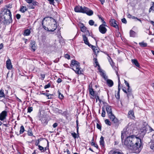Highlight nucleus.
<instances>
[{"mask_svg":"<svg viewBox=\"0 0 154 154\" xmlns=\"http://www.w3.org/2000/svg\"><path fill=\"white\" fill-rule=\"evenodd\" d=\"M122 140L123 144L133 150L134 152L139 153L142 147L141 140L140 138L137 137H127L124 140Z\"/></svg>","mask_w":154,"mask_h":154,"instance_id":"1","label":"nucleus"},{"mask_svg":"<svg viewBox=\"0 0 154 154\" xmlns=\"http://www.w3.org/2000/svg\"><path fill=\"white\" fill-rule=\"evenodd\" d=\"M3 15L1 18V21L4 24H9L12 22V15L10 10L4 8Z\"/></svg>","mask_w":154,"mask_h":154,"instance_id":"2","label":"nucleus"},{"mask_svg":"<svg viewBox=\"0 0 154 154\" xmlns=\"http://www.w3.org/2000/svg\"><path fill=\"white\" fill-rule=\"evenodd\" d=\"M124 136L126 137H136L133 134V130L128 127L126 126L124 129L121 133V139L122 140L124 138Z\"/></svg>","mask_w":154,"mask_h":154,"instance_id":"3","label":"nucleus"},{"mask_svg":"<svg viewBox=\"0 0 154 154\" xmlns=\"http://www.w3.org/2000/svg\"><path fill=\"white\" fill-rule=\"evenodd\" d=\"M93 60L94 61V63L96 64L95 67H96L97 66H98V69L99 70V72L101 73V75L103 76L104 79H106L105 74L103 72V70L100 68V66L98 62L97 58H94Z\"/></svg>","mask_w":154,"mask_h":154,"instance_id":"4","label":"nucleus"},{"mask_svg":"<svg viewBox=\"0 0 154 154\" xmlns=\"http://www.w3.org/2000/svg\"><path fill=\"white\" fill-rule=\"evenodd\" d=\"M75 63V65L76 66L75 69V70L73 68H72V69L75 72L78 74H81L82 73V71L81 70V68L80 67V63L79 62L77 61Z\"/></svg>","mask_w":154,"mask_h":154,"instance_id":"5","label":"nucleus"},{"mask_svg":"<svg viewBox=\"0 0 154 154\" xmlns=\"http://www.w3.org/2000/svg\"><path fill=\"white\" fill-rule=\"evenodd\" d=\"M105 26H107V24H106L105 25L101 24L99 27V32L102 34L106 33L107 31V29Z\"/></svg>","mask_w":154,"mask_h":154,"instance_id":"6","label":"nucleus"},{"mask_svg":"<svg viewBox=\"0 0 154 154\" xmlns=\"http://www.w3.org/2000/svg\"><path fill=\"white\" fill-rule=\"evenodd\" d=\"M84 7L82 6H76L74 8V11L77 13H83L84 11Z\"/></svg>","mask_w":154,"mask_h":154,"instance_id":"7","label":"nucleus"},{"mask_svg":"<svg viewBox=\"0 0 154 154\" xmlns=\"http://www.w3.org/2000/svg\"><path fill=\"white\" fill-rule=\"evenodd\" d=\"M112 121V122L115 125L118 126L119 124V121L115 117L114 115L109 117Z\"/></svg>","mask_w":154,"mask_h":154,"instance_id":"8","label":"nucleus"},{"mask_svg":"<svg viewBox=\"0 0 154 154\" xmlns=\"http://www.w3.org/2000/svg\"><path fill=\"white\" fill-rule=\"evenodd\" d=\"M84 11L83 14H86L88 15L91 16L94 14V12L92 10L89 9L86 7H84Z\"/></svg>","mask_w":154,"mask_h":154,"instance_id":"9","label":"nucleus"},{"mask_svg":"<svg viewBox=\"0 0 154 154\" xmlns=\"http://www.w3.org/2000/svg\"><path fill=\"white\" fill-rule=\"evenodd\" d=\"M106 108L108 117H110V116L114 115L112 112L111 106L109 105H107Z\"/></svg>","mask_w":154,"mask_h":154,"instance_id":"10","label":"nucleus"},{"mask_svg":"<svg viewBox=\"0 0 154 154\" xmlns=\"http://www.w3.org/2000/svg\"><path fill=\"white\" fill-rule=\"evenodd\" d=\"M116 22V21L115 19H111L109 21V23L111 26L119 29L118 26Z\"/></svg>","mask_w":154,"mask_h":154,"instance_id":"11","label":"nucleus"},{"mask_svg":"<svg viewBox=\"0 0 154 154\" xmlns=\"http://www.w3.org/2000/svg\"><path fill=\"white\" fill-rule=\"evenodd\" d=\"M7 116V112L6 111H3L0 114V120H3Z\"/></svg>","mask_w":154,"mask_h":154,"instance_id":"12","label":"nucleus"},{"mask_svg":"<svg viewBox=\"0 0 154 154\" xmlns=\"http://www.w3.org/2000/svg\"><path fill=\"white\" fill-rule=\"evenodd\" d=\"M38 3L36 1H33L31 4H29L28 7L29 9H34L35 8V6L38 5Z\"/></svg>","mask_w":154,"mask_h":154,"instance_id":"13","label":"nucleus"},{"mask_svg":"<svg viewBox=\"0 0 154 154\" xmlns=\"http://www.w3.org/2000/svg\"><path fill=\"white\" fill-rule=\"evenodd\" d=\"M91 46H89L93 50L94 54L97 56V54L99 52V48L98 47H96L92 45H91Z\"/></svg>","mask_w":154,"mask_h":154,"instance_id":"14","label":"nucleus"},{"mask_svg":"<svg viewBox=\"0 0 154 154\" xmlns=\"http://www.w3.org/2000/svg\"><path fill=\"white\" fill-rule=\"evenodd\" d=\"M91 46H89L93 50L94 54L97 56V54L99 52V48L98 47H96L92 45H91Z\"/></svg>","mask_w":154,"mask_h":154,"instance_id":"15","label":"nucleus"},{"mask_svg":"<svg viewBox=\"0 0 154 154\" xmlns=\"http://www.w3.org/2000/svg\"><path fill=\"white\" fill-rule=\"evenodd\" d=\"M149 126H147V125H145L141 129V134H142V135H144L147 132L148 127Z\"/></svg>","mask_w":154,"mask_h":154,"instance_id":"16","label":"nucleus"},{"mask_svg":"<svg viewBox=\"0 0 154 154\" xmlns=\"http://www.w3.org/2000/svg\"><path fill=\"white\" fill-rule=\"evenodd\" d=\"M82 37L83 39V41L84 42V43L86 44L87 45H88L89 46H91V45L88 42V38L87 37H86L85 35H82Z\"/></svg>","mask_w":154,"mask_h":154,"instance_id":"17","label":"nucleus"},{"mask_svg":"<svg viewBox=\"0 0 154 154\" xmlns=\"http://www.w3.org/2000/svg\"><path fill=\"white\" fill-rule=\"evenodd\" d=\"M6 65L7 68L8 69H11L12 67L11 62L10 59H8L6 61Z\"/></svg>","mask_w":154,"mask_h":154,"instance_id":"18","label":"nucleus"},{"mask_svg":"<svg viewBox=\"0 0 154 154\" xmlns=\"http://www.w3.org/2000/svg\"><path fill=\"white\" fill-rule=\"evenodd\" d=\"M119 84L118 85V91L116 95H115V96L116 99H119L120 98V92L121 89L120 84L121 83L120 81H119Z\"/></svg>","mask_w":154,"mask_h":154,"instance_id":"19","label":"nucleus"},{"mask_svg":"<svg viewBox=\"0 0 154 154\" xmlns=\"http://www.w3.org/2000/svg\"><path fill=\"white\" fill-rule=\"evenodd\" d=\"M106 83L108 86L110 87H112L113 85V82L111 79H107L106 80Z\"/></svg>","mask_w":154,"mask_h":154,"instance_id":"20","label":"nucleus"},{"mask_svg":"<svg viewBox=\"0 0 154 154\" xmlns=\"http://www.w3.org/2000/svg\"><path fill=\"white\" fill-rule=\"evenodd\" d=\"M104 138L102 136H101L100 138V144L101 147H104L105 146L104 142Z\"/></svg>","mask_w":154,"mask_h":154,"instance_id":"21","label":"nucleus"},{"mask_svg":"<svg viewBox=\"0 0 154 154\" xmlns=\"http://www.w3.org/2000/svg\"><path fill=\"white\" fill-rule=\"evenodd\" d=\"M35 45V42H32L30 43V47L33 51H35L36 49V47Z\"/></svg>","mask_w":154,"mask_h":154,"instance_id":"22","label":"nucleus"},{"mask_svg":"<svg viewBox=\"0 0 154 154\" xmlns=\"http://www.w3.org/2000/svg\"><path fill=\"white\" fill-rule=\"evenodd\" d=\"M89 94L91 95L92 96L94 97L95 95V93L93 89L92 88V87L91 88L90 85L89 86Z\"/></svg>","mask_w":154,"mask_h":154,"instance_id":"23","label":"nucleus"},{"mask_svg":"<svg viewBox=\"0 0 154 154\" xmlns=\"http://www.w3.org/2000/svg\"><path fill=\"white\" fill-rule=\"evenodd\" d=\"M132 63L134 64L136 66L138 67H139L140 66L137 60L136 59H132L131 60Z\"/></svg>","mask_w":154,"mask_h":154,"instance_id":"24","label":"nucleus"},{"mask_svg":"<svg viewBox=\"0 0 154 154\" xmlns=\"http://www.w3.org/2000/svg\"><path fill=\"white\" fill-rule=\"evenodd\" d=\"M40 119L42 123L45 125H46L48 124V122L45 117H42Z\"/></svg>","mask_w":154,"mask_h":154,"instance_id":"25","label":"nucleus"},{"mask_svg":"<svg viewBox=\"0 0 154 154\" xmlns=\"http://www.w3.org/2000/svg\"><path fill=\"white\" fill-rule=\"evenodd\" d=\"M129 33L130 37L133 38L135 37L136 34V32L134 31L131 30L130 31Z\"/></svg>","mask_w":154,"mask_h":154,"instance_id":"26","label":"nucleus"},{"mask_svg":"<svg viewBox=\"0 0 154 154\" xmlns=\"http://www.w3.org/2000/svg\"><path fill=\"white\" fill-rule=\"evenodd\" d=\"M31 32L30 30L29 29H26L24 30V32L23 33V35L25 36H29L30 33Z\"/></svg>","mask_w":154,"mask_h":154,"instance_id":"27","label":"nucleus"},{"mask_svg":"<svg viewBox=\"0 0 154 154\" xmlns=\"http://www.w3.org/2000/svg\"><path fill=\"white\" fill-rule=\"evenodd\" d=\"M128 117L131 118L133 117H134V114L133 111L131 110L129 111L128 112Z\"/></svg>","mask_w":154,"mask_h":154,"instance_id":"28","label":"nucleus"},{"mask_svg":"<svg viewBox=\"0 0 154 154\" xmlns=\"http://www.w3.org/2000/svg\"><path fill=\"white\" fill-rule=\"evenodd\" d=\"M81 24L82 26L80 27L81 31L84 32H86L87 29L86 27L84 26L83 23H82Z\"/></svg>","mask_w":154,"mask_h":154,"instance_id":"29","label":"nucleus"},{"mask_svg":"<svg viewBox=\"0 0 154 154\" xmlns=\"http://www.w3.org/2000/svg\"><path fill=\"white\" fill-rule=\"evenodd\" d=\"M41 94L46 96L48 97V99H51L52 98L51 97L53 96L52 94L46 93H41Z\"/></svg>","mask_w":154,"mask_h":154,"instance_id":"30","label":"nucleus"},{"mask_svg":"<svg viewBox=\"0 0 154 154\" xmlns=\"http://www.w3.org/2000/svg\"><path fill=\"white\" fill-rule=\"evenodd\" d=\"M27 9L26 7L22 6L20 8V11L22 13H24L27 10Z\"/></svg>","mask_w":154,"mask_h":154,"instance_id":"31","label":"nucleus"},{"mask_svg":"<svg viewBox=\"0 0 154 154\" xmlns=\"http://www.w3.org/2000/svg\"><path fill=\"white\" fill-rule=\"evenodd\" d=\"M139 44L141 47L142 48L145 47L147 46V44L144 43L143 41L141 42H139Z\"/></svg>","mask_w":154,"mask_h":154,"instance_id":"32","label":"nucleus"},{"mask_svg":"<svg viewBox=\"0 0 154 154\" xmlns=\"http://www.w3.org/2000/svg\"><path fill=\"white\" fill-rule=\"evenodd\" d=\"M98 17L100 20L101 21V22L103 23L102 24H103L104 25H105L106 24V23L104 21L103 18L101 17V16L100 15H98Z\"/></svg>","mask_w":154,"mask_h":154,"instance_id":"33","label":"nucleus"},{"mask_svg":"<svg viewBox=\"0 0 154 154\" xmlns=\"http://www.w3.org/2000/svg\"><path fill=\"white\" fill-rule=\"evenodd\" d=\"M125 93L127 94V96L128 99L129 98V97H132L133 98L134 97L132 94V91L130 92L127 91V93Z\"/></svg>","mask_w":154,"mask_h":154,"instance_id":"34","label":"nucleus"},{"mask_svg":"<svg viewBox=\"0 0 154 154\" xmlns=\"http://www.w3.org/2000/svg\"><path fill=\"white\" fill-rule=\"evenodd\" d=\"M5 95L4 93V90L2 89L0 91V97H5Z\"/></svg>","mask_w":154,"mask_h":154,"instance_id":"35","label":"nucleus"},{"mask_svg":"<svg viewBox=\"0 0 154 154\" xmlns=\"http://www.w3.org/2000/svg\"><path fill=\"white\" fill-rule=\"evenodd\" d=\"M57 28V24H54V25L53 28H52V29H51L50 30H48V31H51V32L54 31Z\"/></svg>","mask_w":154,"mask_h":154,"instance_id":"36","label":"nucleus"},{"mask_svg":"<svg viewBox=\"0 0 154 154\" xmlns=\"http://www.w3.org/2000/svg\"><path fill=\"white\" fill-rule=\"evenodd\" d=\"M25 131V129L24 126L23 125H21L20 127V134H21L23 133Z\"/></svg>","mask_w":154,"mask_h":154,"instance_id":"37","label":"nucleus"},{"mask_svg":"<svg viewBox=\"0 0 154 154\" xmlns=\"http://www.w3.org/2000/svg\"><path fill=\"white\" fill-rule=\"evenodd\" d=\"M76 60H72L71 61V64L70 65L71 67L72 68L75 65V63L76 62Z\"/></svg>","mask_w":154,"mask_h":154,"instance_id":"38","label":"nucleus"},{"mask_svg":"<svg viewBox=\"0 0 154 154\" xmlns=\"http://www.w3.org/2000/svg\"><path fill=\"white\" fill-rule=\"evenodd\" d=\"M102 112L101 113V116L103 117H104L105 116L106 112L103 107H102Z\"/></svg>","mask_w":154,"mask_h":154,"instance_id":"39","label":"nucleus"},{"mask_svg":"<svg viewBox=\"0 0 154 154\" xmlns=\"http://www.w3.org/2000/svg\"><path fill=\"white\" fill-rule=\"evenodd\" d=\"M57 93L59 94V97L60 98V99H63V98L64 97V96L63 94H61L59 91H58Z\"/></svg>","mask_w":154,"mask_h":154,"instance_id":"40","label":"nucleus"},{"mask_svg":"<svg viewBox=\"0 0 154 154\" xmlns=\"http://www.w3.org/2000/svg\"><path fill=\"white\" fill-rule=\"evenodd\" d=\"M105 123L109 126H110L111 125V122L108 119H106L105 121Z\"/></svg>","mask_w":154,"mask_h":154,"instance_id":"41","label":"nucleus"},{"mask_svg":"<svg viewBox=\"0 0 154 154\" xmlns=\"http://www.w3.org/2000/svg\"><path fill=\"white\" fill-rule=\"evenodd\" d=\"M71 135L74 139H76L77 137V134L75 132L72 133Z\"/></svg>","mask_w":154,"mask_h":154,"instance_id":"42","label":"nucleus"},{"mask_svg":"<svg viewBox=\"0 0 154 154\" xmlns=\"http://www.w3.org/2000/svg\"><path fill=\"white\" fill-rule=\"evenodd\" d=\"M38 147L39 149L42 152H45L44 148L42 146L39 145H38Z\"/></svg>","mask_w":154,"mask_h":154,"instance_id":"43","label":"nucleus"},{"mask_svg":"<svg viewBox=\"0 0 154 154\" xmlns=\"http://www.w3.org/2000/svg\"><path fill=\"white\" fill-rule=\"evenodd\" d=\"M91 144L92 146H94L95 147H96L97 149H98V146L97 144L95 143L94 142H92Z\"/></svg>","mask_w":154,"mask_h":154,"instance_id":"44","label":"nucleus"},{"mask_svg":"<svg viewBox=\"0 0 154 154\" xmlns=\"http://www.w3.org/2000/svg\"><path fill=\"white\" fill-rule=\"evenodd\" d=\"M28 112L30 113L33 110V108L32 107L29 106L27 108Z\"/></svg>","mask_w":154,"mask_h":154,"instance_id":"45","label":"nucleus"},{"mask_svg":"<svg viewBox=\"0 0 154 154\" xmlns=\"http://www.w3.org/2000/svg\"><path fill=\"white\" fill-rule=\"evenodd\" d=\"M89 24L91 26H93L94 25V22L93 20H90L88 22Z\"/></svg>","mask_w":154,"mask_h":154,"instance_id":"46","label":"nucleus"},{"mask_svg":"<svg viewBox=\"0 0 154 154\" xmlns=\"http://www.w3.org/2000/svg\"><path fill=\"white\" fill-rule=\"evenodd\" d=\"M27 134L29 136H32L33 135L32 131H31V130H28Z\"/></svg>","mask_w":154,"mask_h":154,"instance_id":"47","label":"nucleus"},{"mask_svg":"<svg viewBox=\"0 0 154 154\" xmlns=\"http://www.w3.org/2000/svg\"><path fill=\"white\" fill-rule=\"evenodd\" d=\"M51 86V84L49 83L47 85H46L44 87L45 89H46L50 87Z\"/></svg>","mask_w":154,"mask_h":154,"instance_id":"48","label":"nucleus"},{"mask_svg":"<svg viewBox=\"0 0 154 154\" xmlns=\"http://www.w3.org/2000/svg\"><path fill=\"white\" fill-rule=\"evenodd\" d=\"M97 128L101 130V126L98 123L97 124Z\"/></svg>","mask_w":154,"mask_h":154,"instance_id":"49","label":"nucleus"},{"mask_svg":"<svg viewBox=\"0 0 154 154\" xmlns=\"http://www.w3.org/2000/svg\"><path fill=\"white\" fill-rule=\"evenodd\" d=\"M122 22L125 24H126L127 23V21L126 19L124 18L122 19Z\"/></svg>","mask_w":154,"mask_h":154,"instance_id":"50","label":"nucleus"},{"mask_svg":"<svg viewBox=\"0 0 154 154\" xmlns=\"http://www.w3.org/2000/svg\"><path fill=\"white\" fill-rule=\"evenodd\" d=\"M64 57H65V58H66L68 59H69L70 58V55L69 54H65Z\"/></svg>","mask_w":154,"mask_h":154,"instance_id":"51","label":"nucleus"},{"mask_svg":"<svg viewBox=\"0 0 154 154\" xmlns=\"http://www.w3.org/2000/svg\"><path fill=\"white\" fill-rule=\"evenodd\" d=\"M116 73V75H117L118 77V84H119V81H120V78L118 72V70H117L115 71Z\"/></svg>","mask_w":154,"mask_h":154,"instance_id":"52","label":"nucleus"},{"mask_svg":"<svg viewBox=\"0 0 154 154\" xmlns=\"http://www.w3.org/2000/svg\"><path fill=\"white\" fill-rule=\"evenodd\" d=\"M112 154H124L122 152H114Z\"/></svg>","mask_w":154,"mask_h":154,"instance_id":"53","label":"nucleus"},{"mask_svg":"<svg viewBox=\"0 0 154 154\" xmlns=\"http://www.w3.org/2000/svg\"><path fill=\"white\" fill-rule=\"evenodd\" d=\"M95 98L96 99V100L97 102V100H98L100 103L101 102V100L100 99L99 96H98L97 95V96H96Z\"/></svg>","mask_w":154,"mask_h":154,"instance_id":"54","label":"nucleus"},{"mask_svg":"<svg viewBox=\"0 0 154 154\" xmlns=\"http://www.w3.org/2000/svg\"><path fill=\"white\" fill-rule=\"evenodd\" d=\"M122 90L125 93H127V89L125 87H122Z\"/></svg>","mask_w":154,"mask_h":154,"instance_id":"55","label":"nucleus"},{"mask_svg":"<svg viewBox=\"0 0 154 154\" xmlns=\"http://www.w3.org/2000/svg\"><path fill=\"white\" fill-rule=\"evenodd\" d=\"M150 148L152 149H154V143H152L150 146Z\"/></svg>","mask_w":154,"mask_h":154,"instance_id":"56","label":"nucleus"},{"mask_svg":"<svg viewBox=\"0 0 154 154\" xmlns=\"http://www.w3.org/2000/svg\"><path fill=\"white\" fill-rule=\"evenodd\" d=\"M125 83V85H126L127 87H129L130 85L129 84L128 82L125 80H124Z\"/></svg>","mask_w":154,"mask_h":154,"instance_id":"57","label":"nucleus"},{"mask_svg":"<svg viewBox=\"0 0 154 154\" xmlns=\"http://www.w3.org/2000/svg\"><path fill=\"white\" fill-rule=\"evenodd\" d=\"M25 1L29 4H31L33 0H25Z\"/></svg>","mask_w":154,"mask_h":154,"instance_id":"58","label":"nucleus"},{"mask_svg":"<svg viewBox=\"0 0 154 154\" xmlns=\"http://www.w3.org/2000/svg\"><path fill=\"white\" fill-rule=\"evenodd\" d=\"M21 15L19 14H17L16 15V17L17 19H19L20 18Z\"/></svg>","mask_w":154,"mask_h":154,"instance_id":"59","label":"nucleus"},{"mask_svg":"<svg viewBox=\"0 0 154 154\" xmlns=\"http://www.w3.org/2000/svg\"><path fill=\"white\" fill-rule=\"evenodd\" d=\"M49 2L51 4L54 5V0H48Z\"/></svg>","mask_w":154,"mask_h":154,"instance_id":"60","label":"nucleus"},{"mask_svg":"<svg viewBox=\"0 0 154 154\" xmlns=\"http://www.w3.org/2000/svg\"><path fill=\"white\" fill-rule=\"evenodd\" d=\"M58 125V123L57 122H55L54 123V124L53 125V127L54 128H55Z\"/></svg>","mask_w":154,"mask_h":154,"instance_id":"61","label":"nucleus"},{"mask_svg":"<svg viewBox=\"0 0 154 154\" xmlns=\"http://www.w3.org/2000/svg\"><path fill=\"white\" fill-rule=\"evenodd\" d=\"M40 75L42 78V80H43L45 77V74H41Z\"/></svg>","mask_w":154,"mask_h":154,"instance_id":"62","label":"nucleus"},{"mask_svg":"<svg viewBox=\"0 0 154 154\" xmlns=\"http://www.w3.org/2000/svg\"><path fill=\"white\" fill-rule=\"evenodd\" d=\"M132 91V89L130 87H128L127 88V92H131Z\"/></svg>","mask_w":154,"mask_h":154,"instance_id":"63","label":"nucleus"},{"mask_svg":"<svg viewBox=\"0 0 154 154\" xmlns=\"http://www.w3.org/2000/svg\"><path fill=\"white\" fill-rule=\"evenodd\" d=\"M112 67L113 69L115 71L118 70V68L115 66H112Z\"/></svg>","mask_w":154,"mask_h":154,"instance_id":"64","label":"nucleus"}]
</instances>
